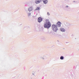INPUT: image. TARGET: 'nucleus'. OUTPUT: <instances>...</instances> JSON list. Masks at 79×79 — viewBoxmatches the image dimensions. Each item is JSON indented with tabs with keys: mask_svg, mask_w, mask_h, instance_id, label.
<instances>
[{
	"mask_svg": "<svg viewBox=\"0 0 79 79\" xmlns=\"http://www.w3.org/2000/svg\"><path fill=\"white\" fill-rule=\"evenodd\" d=\"M61 23L60 22H58L57 23V25L58 27H60L61 26Z\"/></svg>",
	"mask_w": 79,
	"mask_h": 79,
	"instance_id": "39448f33",
	"label": "nucleus"
},
{
	"mask_svg": "<svg viewBox=\"0 0 79 79\" xmlns=\"http://www.w3.org/2000/svg\"><path fill=\"white\" fill-rule=\"evenodd\" d=\"M44 27L45 28H50L51 27V24L48 19H46V23L44 24Z\"/></svg>",
	"mask_w": 79,
	"mask_h": 79,
	"instance_id": "f257e3e1",
	"label": "nucleus"
},
{
	"mask_svg": "<svg viewBox=\"0 0 79 79\" xmlns=\"http://www.w3.org/2000/svg\"><path fill=\"white\" fill-rule=\"evenodd\" d=\"M40 9V7H37L35 10H39Z\"/></svg>",
	"mask_w": 79,
	"mask_h": 79,
	"instance_id": "1a4fd4ad",
	"label": "nucleus"
},
{
	"mask_svg": "<svg viewBox=\"0 0 79 79\" xmlns=\"http://www.w3.org/2000/svg\"><path fill=\"white\" fill-rule=\"evenodd\" d=\"M43 20V19H42V18L40 17L38 18V21L39 23H40V22H41Z\"/></svg>",
	"mask_w": 79,
	"mask_h": 79,
	"instance_id": "7ed1b4c3",
	"label": "nucleus"
},
{
	"mask_svg": "<svg viewBox=\"0 0 79 79\" xmlns=\"http://www.w3.org/2000/svg\"><path fill=\"white\" fill-rule=\"evenodd\" d=\"M47 15H48V16H49V15H50V13H49V12H48Z\"/></svg>",
	"mask_w": 79,
	"mask_h": 79,
	"instance_id": "9b49d317",
	"label": "nucleus"
},
{
	"mask_svg": "<svg viewBox=\"0 0 79 79\" xmlns=\"http://www.w3.org/2000/svg\"><path fill=\"white\" fill-rule=\"evenodd\" d=\"M43 1L44 3H45V4L47 3V2H48V1L47 0H43Z\"/></svg>",
	"mask_w": 79,
	"mask_h": 79,
	"instance_id": "423d86ee",
	"label": "nucleus"
},
{
	"mask_svg": "<svg viewBox=\"0 0 79 79\" xmlns=\"http://www.w3.org/2000/svg\"><path fill=\"white\" fill-rule=\"evenodd\" d=\"M52 28L54 32H56V31L58 30L57 26L56 25H52Z\"/></svg>",
	"mask_w": 79,
	"mask_h": 79,
	"instance_id": "f03ea898",
	"label": "nucleus"
},
{
	"mask_svg": "<svg viewBox=\"0 0 79 79\" xmlns=\"http://www.w3.org/2000/svg\"><path fill=\"white\" fill-rule=\"evenodd\" d=\"M60 60H63V59H64V57H63V56H62L60 57Z\"/></svg>",
	"mask_w": 79,
	"mask_h": 79,
	"instance_id": "9d476101",
	"label": "nucleus"
},
{
	"mask_svg": "<svg viewBox=\"0 0 79 79\" xmlns=\"http://www.w3.org/2000/svg\"><path fill=\"white\" fill-rule=\"evenodd\" d=\"M60 30L62 32H65V30L63 28H61Z\"/></svg>",
	"mask_w": 79,
	"mask_h": 79,
	"instance_id": "0eeeda50",
	"label": "nucleus"
},
{
	"mask_svg": "<svg viewBox=\"0 0 79 79\" xmlns=\"http://www.w3.org/2000/svg\"><path fill=\"white\" fill-rule=\"evenodd\" d=\"M32 10V7H30L28 9V11H31Z\"/></svg>",
	"mask_w": 79,
	"mask_h": 79,
	"instance_id": "6e6552de",
	"label": "nucleus"
},
{
	"mask_svg": "<svg viewBox=\"0 0 79 79\" xmlns=\"http://www.w3.org/2000/svg\"><path fill=\"white\" fill-rule=\"evenodd\" d=\"M42 0H36L35 1V3L36 4H38V3H40L41 2H42Z\"/></svg>",
	"mask_w": 79,
	"mask_h": 79,
	"instance_id": "20e7f679",
	"label": "nucleus"
},
{
	"mask_svg": "<svg viewBox=\"0 0 79 79\" xmlns=\"http://www.w3.org/2000/svg\"><path fill=\"white\" fill-rule=\"evenodd\" d=\"M30 15H31V14L30 13L28 14V16H30Z\"/></svg>",
	"mask_w": 79,
	"mask_h": 79,
	"instance_id": "f8f14e48",
	"label": "nucleus"
},
{
	"mask_svg": "<svg viewBox=\"0 0 79 79\" xmlns=\"http://www.w3.org/2000/svg\"><path fill=\"white\" fill-rule=\"evenodd\" d=\"M66 7H67V8H68V6H66Z\"/></svg>",
	"mask_w": 79,
	"mask_h": 79,
	"instance_id": "ddd939ff",
	"label": "nucleus"
}]
</instances>
